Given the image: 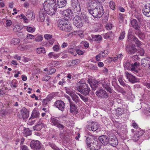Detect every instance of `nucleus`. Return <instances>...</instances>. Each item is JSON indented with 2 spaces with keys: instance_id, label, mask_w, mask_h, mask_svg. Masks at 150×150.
I'll list each match as a JSON object with an SVG mask.
<instances>
[{
  "instance_id": "1",
  "label": "nucleus",
  "mask_w": 150,
  "mask_h": 150,
  "mask_svg": "<svg viewBox=\"0 0 150 150\" xmlns=\"http://www.w3.org/2000/svg\"><path fill=\"white\" fill-rule=\"evenodd\" d=\"M43 5L44 10L48 14L52 16L55 14L57 6L54 0H46Z\"/></svg>"
},
{
  "instance_id": "2",
  "label": "nucleus",
  "mask_w": 150,
  "mask_h": 150,
  "mask_svg": "<svg viewBox=\"0 0 150 150\" xmlns=\"http://www.w3.org/2000/svg\"><path fill=\"white\" fill-rule=\"evenodd\" d=\"M76 89L84 95H87L90 91V88L84 82L79 81L76 83Z\"/></svg>"
},
{
  "instance_id": "3",
  "label": "nucleus",
  "mask_w": 150,
  "mask_h": 150,
  "mask_svg": "<svg viewBox=\"0 0 150 150\" xmlns=\"http://www.w3.org/2000/svg\"><path fill=\"white\" fill-rule=\"evenodd\" d=\"M89 12L94 18H99L101 17L104 13V11L103 8V6L100 4L99 7H98L96 8Z\"/></svg>"
},
{
  "instance_id": "4",
  "label": "nucleus",
  "mask_w": 150,
  "mask_h": 150,
  "mask_svg": "<svg viewBox=\"0 0 150 150\" xmlns=\"http://www.w3.org/2000/svg\"><path fill=\"white\" fill-rule=\"evenodd\" d=\"M73 23L78 28H80L83 25V19L79 16H76L73 18Z\"/></svg>"
},
{
  "instance_id": "5",
  "label": "nucleus",
  "mask_w": 150,
  "mask_h": 150,
  "mask_svg": "<svg viewBox=\"0 0 150 150\" xmlns=\"http://www.w3.org/2000/svg\"><path fill=\"white\" fill-rule=\"evenodd\" d=\"M50 121L52 125L56 127L59 128L64 129V126L61 124L60 121L58 120L57 117H51Z\"/></svg>"
},
{
  "instance_id": "6",
  "label": "nucleus",
  "mask_w": 150,
  "mask_h": 150,
  "mask_svg": "<svg viewBox=\"0 0 150 150\" xmlns=\"http://www.w3.org/2000/svg\"><path fill=\"white\" fill-rule=\"evenodd\" d=\"M67 98L69 103L70 104V112L72 114H77L78 112V109L77 106L74 103L71 101L69 96H67Z\"/></svg>"
},
{
  "instance_id": "7",
  "label": "nucleus",
  "mask_w": 150,
  "mask_h": 150,
  "mask_svg": "<svg viewBox=\"0 0 150 150\" xmlns=\"http://www.w3.org/2000/svg\"><path fill=\"white\" fill-rule=\"evenodd\" d=\"M96 94L98 98H106L109 97L108 94L104 90L100 88L97 91Z\"/></svg>"
},
{
  "instance_id": "8",
  "label": "nucleus",
  "mask_w": 150,
  "mask_h": 150,
  "mask_svg": "<svg viewBox=\"0 0 150 150\" xmlns=\"http://www.w3.org/2000/svg\"><path fill=\"white\" fill-rule=\"evenodd\" d=\"M88 81L92 89L94 90L96 89L98 84L100 83V81L96 80L94 79H88Z\"/></svg>"
},
{
  "instance_id": "9",
  "label": "nucleus",
  "mask_w": 150,
  "mask_h": 150,
  "mask_svg": "<svg viewBox=\"0 0 150 150\" xmlns=\"http://www.w3.org/2000/svg\"><path fill=\"white\" fill-rule=\"evenodd\" d=\"M31 148L34 150H38L41 148V145L38 141L32 140L30 144Z\"/></svg>"
},
{
  "instance_id": "10",
  "label": "nucleus",
  "mask_w": 150,
  "mask_h": 150,
  "mask_svg": "<svg viewBox=\"0 0 150 150\" xmlns=\"http://www.w3.org/2000/svg\"><path fill=\"white\" fill-rule=\"evenodd\" d=\"M54 105L59 110L62 111H63L65 108V103L63 101L60 100L56 101Z\"/></svg>"
},
{
  "instance_id": "11",
  "label": "nucleus",
  "mask_w": 150,
  "mask_h": 150,
  "mask_svg": "<svg viewBox=\"0 0 150 150\" xmlns=\"http://www.w3.org/2000/svg\"><path fill=\"white\" fill-rule=\"evenodd\" d=\"M98 139L102 144L104 146H106L108 144L109 139L106 135H102L99 137Z\"/></svg>"
},
{
  "instance_id": "12",
  "label": "nucleus",
  "mask_w": 150,
  "mask_h": 150,
  "mask_svg": "<svg viewBox=\"0 0 150 150\" xmlns=\"http://www.w3.org/2000/svg\"><path fill=\"white\" fill-rule=\"evenodd\" d=\"M87 128L89 130H91L93 131H95L97 130L98 128V123L97 122L92 121L91 122L89 125H88Z\"/></svg>"
},
{
  "instance_id": "13",
  "label": "nucleus",
  "mask_w": 150,
  "mask_h": 150,
  "mask_svg": "<svg viewBox=\"0 0 150 150\" xmlns=\"http://www.w3.org/2000/svg\"><path fill=\"white\" fill-rule=\"evenodd\" d=\"M125 74L126 77L129 82L132 83H134L138 81V79L135 76L129 74L127 72H125Z\"/></svg>"
},
{
  "instance_id": "14",
  "label": "nucleus",
  "mask_w": 150,
  "mask_h": 150,
  "mask_svg": "<svg viewBox=\"0 0 150 150\" xmlns=\"http://www.w3.org/2000/svg\"><path fill=\"white\" fill-rule=\"evenodd\" d=\"M142 12L145 16L150 17V4H148L144 6Z\"/></svg>"
},
{
  "instance_id": "15",
  "label": "nucleus",
  "mask_w": 150,
  "mask_h": 150,
  "mask_svg": "<svg viewBox=\"0 0 150 150\" xmlns=\"http://www.w3.org/2000/svg\"><path fill=\"white\" fill-rule=\"evenodd\" d=\"M99 6L97 5L96 2L91 1H90L87 5V9L88 12H89Z\"/></svg>"
},
{
  "instance_id": "16",
  "label": "nucleus",
  "mask_w": 150,
  "mask_h": 150,
  "mask_svg": "<svg viewBox=\"0 0 150 150\" xmlns=\"http://www.w3.org/2000/svg\"><path fill=\"white\" fill-rule=\"evenodd\" d=\"M126 50L129 54H134L137 51V50L134 45L127 46Z\"/></svg>"
},
{
  "instance_id": "17",
  "label": "nucleus",
  "mask_w": 150,
  "mask_h": 150,
  "mask_svg": "<svg viewBox=\"0 0 150 150\" xmlns=\"http://www.w3.org/2000/svg\"><path fill=\"white\" fill-rule=\"evenodd\" d=\"M109 142L108 144L114 147L116 146L118 144L117 139L115 137H112L111 138H110Z\"/></svg>"
},
{
  "instance_id": "18",
  "label": "nucleus",
  "mask_w": 150,
  "mask_h": 150,
  "mask_svg": "<svg viewBox=\"0 0 150 150\" xmlns=\"http://www.w3.org/2000/svg\"><path fill=\"white\" fill-rule=\"evenodd\" d=\"M93 139L95 140L96 139H97V137L94 135L91 134L90 135V137H88L86 138V143L88 148L90 147V145L91 144V141L93 140Z\"/></svg>"
},
{
  "instance_id": "19",
  "label": "nucleus",
  "mask_w": 150,
  "mask_h": 150,
  "mask_svg": "<svg viewBox=\"0 0 150 150\" xmlns=\"http://www.w3.org/2000/svg\"><path fill=\"white\" fill-rule=\"evenodd\" d=\"M88 148L90 149V150H99L100 147L98 141L94 140L90 145V147Z\"/></svg>"
},
{
  "instance_id": "20",
  "label": "nucleus",
  "mask_w": 150,
  "mask_h": 150,
  "mask_svg": "<svg viewBox=\"0 0 150 150\" xmlns=\"http://www.w3.org/2000/svg\"><path fill=\"white\" fill-rule=\"evenodd\" d=\"M56 5L59 8L64 7L67 4V0H56Z\"/></svg>"
},
{
  "instance_id": "21",
  "label": "nucleus",
  "mask_w": 150,
  "mask_h": 150,
  "mask_svg": "<svg viewBox=\"0 0 150 150\" xmlns=\"http://www.w3.org/2000/svg\"><path fill=\"white\" fill-rule=\"evenodd\" d=\"M58 27L61 30L63 27L65 26L67 23H68V21L65 19L63 18L62 19H60L58 21Z\"/></svg>"
},
{
  "instance_id": "22",
  "label": "nucleus",
  "mask_w": 150,
  "mask_h": 150,
  "mask_svg": "<svg viewBox=\"0 0 150 150\" xmlns=\"http://www.w3.org/2000/svg\"><path fill=\"white\" fill-rule=\"evenodd\" d=\"M132 26L134 29L139 30L140 29V25L138 24L137 21L135 19H133L131 21Z\"/></svg>"
},
{
  "instance_id": "23",
  "label": "nucleus",
  "mask_w": 150,
  "mask_h": 150,
  "mask_svg": "<svg viewBox=\"0 0 150 150\" xmlns=\"http://www.w3.org/2000/svg\"><path fill=\"white\" fill-rule=\"evenodd\" d=\"M134 64H131L129 60L127 61L124 64V67L125 69L128 70H133Z\"/></svg>"
},
{
  "instance_id": "24",
  "label": "nucleus",
  "mask_w": 150,
  "mask_h": 150,
  "mask_svg": "<svg viewBox=\"0 0 150 150\" xmlns=\"http://www.w3.org/2000/svg\"><path fill=\"white\" fill-rule=\"evenodd\" d=\"M21 115L23 119H27L29 116V111L25 108L22 109L21 110Z\"/></svg>"
},
{
  "instance_id": "25",
  "label": "nucleus",
  "mask_w": 150,
  "mask_h": 150,
  "mask_svg": "<svg viewBox=\"0 0 150 150\" xmlns=\"http://www.w3.org/2000/svg\"><path fill=\"white\" fill-rule=\"evenodd\" d=\"M63 15L64 16L68 17L69 18H70L73 16V14L72 11L71 10L67 9L63 11Z\"/></svg>"
},
{
  "instance_id": "26",
  "label": "nucleus",
  "mask_w": 150,
  "mask_h": 150,
  "mask_svg": "<svg viewBox=\"0 0 150 150\" xmlns=\"http://www.w3.org/2000/svg\"><path fill=\"white\" fill-rule=\"evenodd\" d=\"M40 115V113L39 111L38 110L35 109L33 111L32 113L31 117L29 120V122H31V120L34 118H37L39 117Z\"/></svg>"
},
{
  "instance_id": "27",
  "label": "nucleus",
  "mask_w": 150,
  "mask_h": 150,
  "mask_svg": "<svg viewBox=\"0 0 150 150\" xmlns=\"http://www.w3.org/2000/svg\"><path fill=\"white\" fill-rule=\"evenodd\" d=\"M150 62V58L145 57L142 59L141 61V65L143 67H146Z\"/></svg>"
},
{
  "instance_id": "28",
  "label": "nucleus",
  "mask_w": 150,
  "mask_h": 150,
  "mask_svg": "<svg viewBox=\"0 0 150 150\" xmlns=\"http://www.w3.org/2000/svg\"><path fill=\"white\" fill-rule=\"evenodd\" d=\"M100 83L102 85L103 88H104L109 85L110 84V81L107 79H104L100 81Z\"/></svg>"
},
{
  "instance_id": "29",
  "label": "nucleus",
  "mask_w": 150,
  "mask_h": 150,
  "mask_svg": "<svg viewBox=\"0 0 150 150\" xmlns=\"http://www.w3.org/2000/svg\"><path fill=\"white\" fill-rule=\"evenodd\" d=\"M45 12L44 11H43V10L41 9L40 11L39 19L40 20L41 22H43L44 21L45 18Z\"/></svg>"
},
{
  "instance_id": "30",
  "label": "nucleus",
  "mask_w": 150,
  "mask_h": 150,
  "mask_svg": "<svg viewBox=\"0 0 150 150\" xmlns=\"http://www.w3.org/2000/svg\"><path fill=\"white\" fill-rule=\"evenodd\" d=\"M50 99L49 98H47L44 99L42 101V104L44 107H49V102Z\"/></svg>"
},
{
  "instance_id": "31",
  "label": "nucleus",
  "mask_w": 150,
  "mask_h": 150,
  "mask_svg": "<svg viewBox=\"0 0 150 150\" xmlns=\"http://www.w3.org/2000/svg\"><path fill=\"white\" fill-rule=\"evenodd\" d=\"M67 23L65 26L63 27L61 29L63 31L66 32H70L72 29V27L70 24H68Z\"/></svg>"
},
{
  "instance_id": "32",
  "label": "nucleus",
  "mask_w": 150,
  "mask_h": 150,
  "mask_svg": "<svg viewBox=\"0 0 150 150\" xmlns=\"http://www.w3.org/2000/svg\"><path fill=\"white\" fill-rule=\"evenodd\" d=\"M81 60L79 59H77L71 61L70 64L68 65V66L69 67L74 66L75 65L79 64L81 62Z\"/></svg>"
},
{
  "instance_id": "33",
  "label": "nucleus",
  "mask_w": 150,
  "mask_h": 150,
  "mask_svg": "<svg viewBox=\"0 0 150 150\" xmlns=\"http://www.w3.org/2000/svg\"><path fill=\"white\" fill-rule=\"evenodd\" d=\"M71 97L73 100L76 103H79L80 101L79 97L75 94L74 93L71 96Z\"/></svg>"
},
{
  "instance_id": "34",
  "label": "nucleus",
  "mask_w": 150,
  "mask_h": 150,
  "mask_svg": "<svg viewBox=\"0 0 150 150\" xmlns=\"http://www.w3.org/2000/svg\"><path fill=\"white\" fill-rule=\"evenodd\" d=\"M93 38L95 40L98 42H100L102 40V37L100 35H93Z\"/></svg>"
},
{
  "instance_id": "35",
  "label": "nucleus",
  "mask_w": 150,
  "mask_h": 150,
  "mask_svg": "<svg viewBox=\"0 0 150 150\" xmlns=\"http://www.w3.org/2000/svg\"><path fill=\"white\" fill-rule=\"evenodd\" d=\"M80 5L78 0H71V8H72L78 5Z\"/></svg>"
},
{
  "instance_id": "36",
  "label": "nucleus",
  "mask_w": 150,
  "mask_h": 150,
  "mask_svg": "<svg viewBox=\"0 0 150 150\" xmlns=\"http://www.w3.org/2000/svg\"><path fill=\"white\" fill-rule=\"evenodd\" d=\"M20 42V39L18 38H13L11 41V44L14 45H17Z\"/></svg>"
},
{
  "instance_id": "37",
  "label": "nucleus",
  "mask_w": 150,
  "mask_h": 150,
  "mask_svg": "<svg viewBox=\"0 0 150 150\" xmlns=\"http://www.w3.org/2000/svg\"><path fill=\"white\" fill-rule=\"evenodd\" d=\"M44 127V125H36L33 127L34 129L37 131H40L41 130L42 127Z\"/></svg>"
},
{
  "instance_id": "38",
  "label": "nucleus",
  "mask_w": 150,
  "mask_h": 150,
  "mask_svg": "<svg viewBox=\"0 0 150 150\" xmlns=\"http://www.w3.org/2000/svg\"><path fill=\"white\" fill-rule=\"evenodd\" d=\"M35 41L37 42H41L42 40V36L40 35H35Z\"/></svg>"
},
{
  "instance_id": "39",
  "label": "nucleus",
  "mask_w": 150,
  "mask_h": 150,
  "mask_svg": "<svg viewBox=\"0 0 150 150\" xmlns=\"http://www.w3.org/2000/svg\"><path fill=\"white\" fill-rule=\"evenodd\" d=\"M47 145L48 146H51L52 148L54 150H60L59 149L56 147L55 144L53 143L48 142Z\"/></svg>"
},
{
  "instance_id": "40",
  "label": "nucleus",
  "mask_w": 150,
  "mask_h": 150,
  "mask_svg": "<svg viewBox=\"0 0 150 150\" xmlns=\"http://www.w3.org/2000/svg\"><path fill=\"white\" fill-rule=\"evenodd\" d=\"M37 52L38 54H40L41 53H44L46 52L44 48L42 47L38 48L37 49Z\"/></svg>"
},
{
  "instance_id": "41",
  "label": "nucleus",
  "mask_w": 150,
  "mask_h": 150,
  "mask_svg": "<svg viewBox=\"0 0 150 150\" xmlns=\"http://www.w3.org/2000/svg\"><path fill=\"white\" fill-rule=\"evenodd\" d=\"M31 134V131L29 129V128H27L25 129V130L23 134L24 136L27 137L28 136L30 135Z\"/></svg>"
},
{
  "instance_id": "42",
  "label": "nucleus",
  "mask_w": 150,
  "mask_h": 150,
  "mask_svg": "<svg viewBox=\"0 0 150 150\" xmlns=\"http://www.w3.org/2000/svg\"><path fill=\"white\" fill-rule=\"evenodd\" d=\"M139 63L137 62H135L134 64V68L133 70H131V71H132L134 73H137L138 72V71L137 69H136V68L137 67V66L139 65Z\"/></svg>"
},
{
  "instance_id": "43",
  "label": "nucleus",
  "mask_w": 150,
  "mask_h": 150,
  "mask_svg": "<svg viewBox=\"0 0 150 150\" xmlns=\"http://www.w3.org/2000/svg\"><path fill=\"white\" fill-rule=\"evenodd\" d=\"M27 30L29 32L33 33L35 30V28L34 27H32L28 26L26 28Z\"/></svg>"
},
{
  "instance_id": "44",
  "label": "nucleus",
  "mask_w": 150,
  "mask_h": 150,
  "mask_svg": "<svg viewBox=\"0 0 150 150\" xmlns=\"http://www.w3.org/2000/svg\"><path fill=\"white\" fill-rule=\"evenodd\" d=\"M133 41L134 42L138 47H139L141 45V42L136 37L133 39Z\"/></svg>"
},
{
  "instance_id": "45",
  "label": "nucleus",
  "mask_w": 150,
  "mask_h": 150,
  "mask_svg": "<svg viewBox=\"0 0 150 150\" xmlns=\"http://www.w3.org/2000/svg\"><path fill=\"white\" fill-rule=\"evenodd\" d=\"M72 10H73L74 11V12H77V13H79L78 12H80L81 10V8L80 5H78V6H75V7H74L73 8H72Z\"/></svg>"
},
{
  "instance_id": "46",
  "label": "nucleus",
  "mask_w": 150,
  "mask_h": 150,
  "mask_svg": "<svg viewBox=\"0 0 150 150\" xmlns=\"http://www.w3.org/2000/svg\"><path fill=\"white\" fill-rule=\"evenodd\" d=\"M118 80L120 82V84L124 86H127L126 85L123 81L122 79V77L120 76L118 79Z\"/></svg>"
},
{
  "instance_id": "47",
  "label": "nucleus",
  "mask_w": 150,
  "mask_h": 150,
  "mask_svg": "<svg viewBox=\"0 0 150 150\" xmlns=\"http://www.w3.org/2000/svg\"><path fill=\"white\" fill-rule=\"evenodd\" d=\"M18 49L21 51H23L25 48V45L23 44H20L18 46Z\"/></svg>"
},
{
  "instance_id": "48",
  "label": "nucleus",
  "mask_w": 150,
  "mask_h": 150,
  "mask_svg": "<svg viewBox=\"0 0 150 150\" xmlns=\"http://www.w3.org/2000/svg\"><path fill=\"white\" fill-rule=\"evenodd\" d=\"M33 15L34 14L32 12H31L30 13L27 14L26 15V17L27 18H28L30 19L33 20L34 19V16H33Z\"/></svg>"
},
{
  "instance_id": "49",
  "label": "nucleus",
  "mask_w": 150,
  "mask_h": 150,
  "mask_svg": "<svg viewBox=\"0 0 150 150\" xmlns=\"http://www.w3.org/2000/svg\"><path fill=\"white\" fill-rule=\"evenodd\" d=\"M21 28L18 25H15L13 29V30L15 32H17L21 30Z\"/></svg>"
},
{
  "instance_id": "50",
  "label": "nucleus",
  "mask_w": 150,
  "mask_h": 150,
  "mask_svg": "<svg viewBox=\"0 0 150 150\" xmlns=\"http://www.w3.org/2000/svg\"><path fill=\"white\" fill-rule=\"evenodd\" d=\"M65 88H66V89L67 93L70 96H71L72 94V95L74 93L70 88H67V87H65Z\"/></svg>"
},
{
  "instance_id": "51",
  "label": "nucleus",
  "mask_w": 150,
  "mask_h": 150,
  "mask_svg": "<svg viewBox=\"0 0 150 150\" xmlns=\"http://www.w3.org/2000/svg\"><path fill=\"white\" fill-rule=\"evenodd\" d=\"M68 51L69 53L72 54L74 56L76 55L75 50L72 48H69L68 50Z\"/></svg>"
},
{
  "instance_id": "52",
  "label": "nucleus",
  "mask_w": 150,
  "mask_h": 150,
  "mask_svg": "<svg viewBox=\"0 0 150 150\" xmlns=\"http://www.w3.org/2000/svg\"><path fill=\"white\" fill-rule=\"evenodd\" d=\"M140 136L136 133L133 137V139L135 142H136L139 139Z\"/></svg>"
},
{
  "instance_id": "53",
  "label": "nucleus",
  "mask_w": 150,
  "mask_h": 150,
  "mask_svg": "<svg viewBox=\"0 0 150 150\" xmlns=\"http://www.w3.org/2000/svg\"><path fill=\"white\" fill-rule=\"evenodd\" d=\"M138 51L139 53L141 56L144 55L145 51L143 48H140L138 50Z\"/></svg>"
},
{
  "instance_id": "54",
  "label": "nucleus",
  "mask_w": 150,
  "mask_h": 150,
  "mask_svg": "<svg viewBox=\"0 0 150 150\" xmlns=\"http://www.w3.org/2000/svg\"><path fill=\"white\" fill-rule=\"evenodd\" d=\"M79 95L80 96L81 98L85 102H87L88 101V98L87 97L84 96L82 95L79 94Z\"/></svg>"
},
{
  "instance_id": "55",
  "label": "nucleus",
  "mask_w": 150,
  "mask_h": 150,
  "mask_svg": "<svg viewBox=\"0 0 150 150\" xmlns=\"http://www.w3.org/2000/svg\"><path fill=\"white\" fill-rule=\"evenodd\" d=\"M135 37L132 35L131 33H129L128 34V38L129 40H133Z\"/></svg>"
},
{
  "instance_id": "56",
  "label": "nucleus",
  "mask_w": 150,
  "mask_h": 150,
  "mask_svg": "<svg viewBox=\"0 0 150 150\" xmlns=\"http://www.w3.org/2000/svg\"><path fill=\"white\" fill-rule=\"evenodd\" d=\"M12 22L10 20H7L6 21V27L10 26L12 24Z\"/></svg>"
},
{
  "instance_id": "57",
  "label": "nucleus",
  "mask_w": 150,
  "mask_h": 150,
  "mask_svg": "<svg viewBox=\"0 0 150 150\" xmlns=\"http://www.w3.org/2000/svg\"><path fill=\"white\" fill-rule=\"evenodd\" d=\"M103 55H102L101 53H100L98 55L96 56V59L97 61H99L100 60L101 58L103 57Z\"/></svg>"
},
{
  "instance_id": "58",
  "label": "nucleus",
  "mask_w": 150,
  "mask_h": 150,
  "mask_svg": "<svg viewBox=\"0 0 150 150\" xmlns=\"http://www.w3.org/2000/svg\"><path fill=\"white\" fill-rule=\"evenodd\" d=\"M110 6L112 10H114L115 8V4L112 1H111L110 2Z\"/></svg>"
},
{
  "instance_id": "59",
  "label": "nucleus",
  "mask_w": 150,
  "mask_h": 150,
  "mask_svg": "<svg viewBox=\"0 0 150 150\" xmlns=\"http://www.w3.org/2000/svg\"><path fill=\"white\" fill-rule=\"evenodd\" d=\"M53 50L56 52H58L59 49V47L58 45H55L53 47Z\"/></svg>"
},
{
  "instance_id": "60",
  "label": "nucleus",
  "mask_w": 150,
  "mask_h": 150,
  "mask_svg": "<svg viewBox=\"0 0 150 150\" xmlns=\"http://www.w3.org/2000/svg\"><path fill=\"white\" fill-rule=\"evenodd\" d=\"M56 71V69H51L49 70L48 71V74L51 75L52 74L55 72Z\"/></svg>"
},
{
  "instance_id": "61",
  "label": "nucleus",
  "mask_w": 150,
  "mask_h": 150,
  "mask_svg": "<svg viewBox=\"0 0 150 150\" xmlns=\"http://www.w3.org/2000/svg\"><path fill=\"white\" fill-rule=\"evenodd\" d=\"M44 38L46 39L49 40L52 38V36L50 34H47L44 35Z\"/></svg>"
},
{
  "instance_id": "62",
  "label": "nucleus",
  "mask_w": 150,
  "mask_h": 150,
  "mask_svg": "<svg viewBox=\"0 0 150 150\" xmlns=\"http://www.w3.org/2000/svg\"><path fill=\"white\" fill-rule=\"evenodd\" d=\"M125 32H122L120 35V36L119 38V40H121L124 38L125 37Z\"/></svg>"
},
{
  "instance_id": "63",
  "label": "nucleus",
  "mask_w": 150,
  "mask_h": 150,
  "mask_svg": "<svg viewBox=\"0 0 150 150\" xmlns=\"http://www.w3.org/2000/svg\"><path fill=\"white\" fill-rule=\"evenodd\" d=\"M112 34V32H111L110 31L108 32L104 36L105 38H109L111 36V35Z\"/></svg>"
},
{
  "instance_id": "64",
  "label": "nucleus",
  "mask_w": 150,
  "mask_h": 150,
  "mask_svg": "<svg viewBox=\"0 0 150 150\" xmlns=\"http://www.w3.org/2000/svg\"><path fill=\"white\" fill-rule=\"evenodd\" d=\"M137 133L139 136H141L143 135L144 133V131L142 130H140L139 131H137Z\"/></svg>"
}]
</instances>
